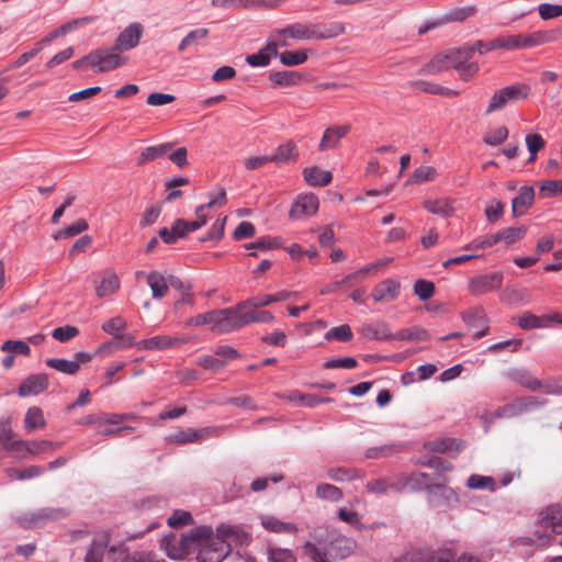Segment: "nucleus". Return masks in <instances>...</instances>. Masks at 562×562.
I'll return each instance as SVG.
<instances>
[{
  "label": "nucleus",
  "instance_id": "obj_1",
  "mask_svg": "<svg viewBox=\"0 0 562 562\" xmlns=\"http://www.w3.org/2000/svg\"><path fill=\"white\" fill-rule=\"evenodd\" d=\"M234 532L229 525H221L216 532L210 526H198L181 537L169 535L161 540V548L173 560L193 553L198 562H222L229 551L227 538Z\"/></svg>",
  "mask_w": 562,
  "mask_h": 562
},
{
  "label": "nucleus",
  "instance_id": "obj_2",
  "mask_svg": "<svg viewBox=\"0 0 562 562\" xmlns=\"http://www.w3.org/2000/svg\"><path fill=\"white\" fill-rule=\"evenodd\" d=\"M345 32V24L340 22H333L330 24L295 22L282 29H276L271 33L278 40L286 42V38L294 41L328 40L337 37Z\"/></svg>",
  "mask_w": 562,
  "mask_h": 562
},
{
  "label": "nucleus",
  "instance_id": "obj_3",
  "mask_svg": "<svg viewBox=\"0 0 562 562\" xmlns=\"http://www.w3.org/2000/svg\"><path fill=\"white\" fill-rule=\"evenodd\" d=\"M530 88L527 85H513L496 91L487 105L486 114L504 109L508 103H514L526 99L529 95Z\"/></svg>",
  "mask_w": 562,
  "mask_h": 562
},
{
  "label": "nucleus",
  "instance_id": "obj_4",
  "mask_svg": "<svg viewBox=\"0 0 562 562\" xmlns=\"http://www.w3.org/2000/svg\"><path fill=\"white\" fill-rule=\"evenodd\" d=\"M398 483L401 484V492L404 490L422 491V490H438L446 497L454 496L452 490L445 487L440 484H432L430 476L423 472H414L411 474L401 473L397 474Z\"/></svg>",
  "mask_w": 562,
  "mask_h": 562
},
{
  "label": "nucleus",
  "instance_id": "obj_5",
  "mask_svg": "<svg viewBox=\"0 0 562 562\" xmlns=\"http://www.w3.org/2000/svg\"><path fill=\"white\" fill-rule=\"evenodd\" d=\"M67 516L61 508H41L34 512L23 513L18 517V522L25 528H40L49 521H56Z\"/></svg>",
  "mask_w": 562,
  "mask_h": 562
},
{
  "label": "nucleus",
  "instance_id": "obj_6",
  "mask_svg": "<svg viewBox=\"0 0 562 562\" xmlns=\"http://www.w3.org/2000/svg\"><path fill=\"white\" fill-rule=\"evenodd\" d=\"M546 404V400L538 396L517 397L510 403L497 408L494 413L497 418H512L537 409Z\"/></svg>",
  "mask_w": 562,
  "mask_h": 562
},
{
  "label": "nucleus",
  "instance_id": "obj_7",
  "mask_svg": "<svg viewBox=\"0 0 562 562\" xmlns=\"http://www.w3.org/2000/svg\"><path fill=\"white\" fill-rule=\"evenodd\" d=\"M241 302L228 308L216 310L215 325L212 326V331L215 334H227L244 327L241 324Z\"/></svg>",
  "mask_w": 562,
  "mask_h": 562
},
{
  "label": "nucleus",
  "instance_id": "obj_8",
  "mask_svg": "<svg viewBox=\"0 0 562 562\" xmlns=\"http://www.w3.org/2000/svg\"><path fill=\"white\" fill-rule=\"evenodd\" d=\"M288 42L278 40L271 33L266 45L255 54L247 55L245 60L251 67H266L270 64L272 57L279 55V47L286 46Z\"/></svg>",
  "mask_w": 562,
  "mask_h": 562
},
{
  "label": "nucleus",
  "instance_id": "obj_9",
  "mask_svg": "<svg viewBox=\"0 0 562 562\" xmlns=\"http://www.w3.org/2000/svg\"><path fill=\"white\" fill-rule=\"evenodd\" d=\"M119 49L99 48L90 53L92 67H98V71L106 72L116 69L126 63V58L120 56Z\"/></svg>",
  "mask_w": 562,
  "mask_h": 562
},
{
  "label": "nucleus",
  "instance_id": "obj_10",
  "mask_svg": "<svg viewBox=\"0 0 562 562\" xmlns=\"http://www.w3.org/2000/svg\"><path fill=\"white\" fill-rule=\"evenodd\" d=\"M503 282V273L493 272L472 278L469 281V291L473 294L481 295L501 288Z\"/></svg>",
  "mask_w": 562,
  "mask_h": 562
},
{
  "label": "nucleus",
  "instance_id": "obj_11",
  "mask_svg": "<svg viewBox=\"0 0 562 562\" xmlns=\"http://www.w3.org/2000/svg\"><path fill=\"white\" fill-rule=\"evenodd\" d=\"M143 34V26L140 23H132L126 26L116 37L114 49L130 50L139 44Z\"/></svg>",
  "mask_w": 562,
  "mask_h": 562
},
{
  "label": "nucleus",
  "instance_id": "obj_12",
  "mask_svg": "<svg viewBox=\"0 0 562 562\" xmlns=\"http://www.w3.org/2000/svg\"><path fill=\"white\" fill-rule=\"evenodd\" d=\"M218 428L215 427H203L200 429L187 428L175 432L171 436V440L177 443L196 442L216 436Z\"/></svg>",
  "mask_w": 562,
  "mask_h": 562
},
{
  "label": "nucleus",
  "instance_id": "obj_13",
  "mask_svg": "<svg viewBox=\"0 0 562 562\" xmlns=\"http://www.w3.org/2000/svg\"><path fill=\"white\" fill-rule=\"evenodd\" d=\"M120 279L115 271L106 269L101 273L100 281H95L94 290L99 299L113 295L120 289Z\"/></svg>",
  "mask_w": 562,
  "mask_h": 562
},
{
  "label": "nucleus",
  "instance_id": "obj_14",
  "mask_svg": "<svg viewBox=\"0 0 562 562\" xmlns=\"http://www.w3.org/2000/svg\"><path fill=\"white\" fill-rule=\"evenodd\" d=\"M519 35L520 49L533 48L553 42L558 38V32L554 30L549 31H535L527 34Z\"/></svg>",
  "mask_w": 562,
  "mask_h": 562
},
{
  "label": "nucleus",
  "instance_id": "obj_15",
  "mask_svg": "<svg viewBox=\"0 0 562 562\" xmlns=\"http://www.w3.org/2000/svg\"><path fill=\"white\" fill-rule=\"evenodd\" d=\"M318 199L314 194H304L297 198L290 210V217L299 220L303 216L314 215L318 210Z\"/></svg>",
  "mask_w": 562,
  "mask_h": 562
},
{
  "label": "nucleus",
  "instance_id": "obj_16",
  "mask_svg": "<svg viewBox=\"0 0 562 562\" xmlns=\"http://www.w3.org/2000/svg\"><path fill=\"white\" fill-rule=\"evenodd\" d=\"M48 387V378L44 373L27 376L19 386L18 394L22 397L38 395Z\"/></svg>",
  "mask_w": 562,
  "mask_h": 562
},
{
  "label": "nucleus",
  "instance_id": "obj_17",
  "mask_svg": "<svg viewBox=\"0 0 562 562\" xmlns=\"http://www.w3.org/2000/svg\"><path fill=\"white\" fill-rule=\"evenodd\" d=\"M135 276L137 280H139L142 277H146V282L150 288L153 297L155 300H160L167 295L169 284L160 272L151 271L146 273L145 271H137Z\"/></svg>",
  "mask_w": 562,
  "mask_h": 562
},
{
  "label": "nucleus",
  "instance_id": "obj_18",
  "mask_svg": "<svg viewBox=\"0 0 562 562\" xmlns=\"http://www.w3.org/2000/svg\"><path fill=\"white\" fill-rule=\"evenodd\" d=\"M397 474L392 476H384L373 479L367 482L366 488L368 493L375 495H385L390 492L400 493L401 484L398 483Z\"/></svg>",
  "mask_w": 562,
  "mask_h": 562
},
{
  "label": "nucleus",
  "instance_id": "obj_19",
  "mask_svg": "<svg viewBox=\"0 0 562 562\" xmlns=\"http://www.w3.org/2000/svg\"><path fill=\"white\" fill-rule=\"evenodd\" d=\"M294 295H296V293L290 292V291H279L273 294L257 295V296L249 297L246 301H243L241 307L260 308V307L268 306L274 302L285 301Z\"/></svg>",
  "mask_w": 562,
  "mask_h": 562
},
{
  "label": "nucleus",
  "instance_id": "obj_20",
  "mask_svg": "<svg viewBox=\"0 0 562 562\" xmlns=\"http://www.w3.org/2000/svg\"><path fill=\"white\" fill-rule=\"evenodd\" d=\"M550 322L562 323V318L559 314L537 316L531 312H525L517 318V324L522 329L543 328Z\"/></svg>",
  "mask_w": 562,
  "mask_h": 562
},
{
  "label": "nucleus",
  "instance_id": "obj_21",
  "mask_svg": "<svg viewBox=\"0 0 562 562\" xmlns=\"http://www.w3.org/2000/svg\"><path fill=\"white\" fill-rule=\"evenodd\" d=\"M110 533L98 535L90 543L85 555V562H103L104 553L110 544Z\"/></svg>",
  "mask_w": 562,
  "mask_h": 562
},
{
  "label": "nucleus",
  "instance_id": "obj_22",
  "mask_svg": "<svg viewBox=\"0 0 562 562\" xmlns=\"http://www.w3.org/2000/svg\"><path fill=\"white\" fill-rule=\"evenodd\" d=\"M535 200V190L532 187L525 186L518 191L517 196L512 201V212L515 217L522 216L532 205Z\"/></svg>",
  "mask_w": 562,
  "mask_h": 562
},
{
  "label": "nucleus",
  "instance_id": "obj_23",
  "mask_svg": "<svg viewBox=\"0 0 562 562\" xmlns=\"http://www.w3.org/2000/svg\"><path fill=\"white\" fill-rule=\"evenodd\" d=\"M400 283L394 279H386L374 286L371 296L375 302L393 301L400 295Z\"/></svg>",
  "mask_w": 562,
  "mask_h": 562
},
{
  "label": "nucleus",
  "instance_id": "obj_24",
  "mask_svg": "<svg viewBox=\"0 0 562 562\" xmlns=\"http://www.w3.org/2000/svg\"><path fill=\"white\" fill-rule=\"evenodd\" d=\"M349 132L348 125L328 127L319 142L318 148L324 151L336 148L342 137Z\"/></svg>",
  "mask_w": 562,
  "mask_h": 562
},
{
  "label": "nucleus",
  "instance_id": "obj_25",
  "mask_svg": "<svg viewBox=\"0 0 562 562\" xmlns=\"http://www.w3.org/2000/svg\"><path fill=\"white\" fill-rule=\"evenodd\" d=\"M304 180L312 187H324L331 182L333 175L328 170H323L319 167L313 166L304 168Z\"/></svg>",
  "mask_w": 562,
  "mask_h": 562
},
{
  "label": "nucleus",
  "instance_id": "obj_26",
  "mask_svg": "<svg viewBox=\"0 0 562 562\" xmlns=\"http://www.w3.org/2000/svg\"><path fill=\"white\" fill-rule=\"evenodd\" d=\"M508 376L527 390L538 391L541 387V381L533 376L527 369H513L509 371Z\"/></svg>",
  "mask_w": 562,
  "mask_h": 562
},
{
  "label": "nucleus",
  "instance_id": "obj_27",
  "mask_svg": "<svg viewBox=\"0 0 562 562\" xmlns=\"http://www.w3.org/2000/svg\"><path fill=\"white\" fill-rule=\"evenodd\" d=\"M450 68L448 50L434 56L424 67L419 74L438 75Z\"/></svg>",
  "mask_w": 562,
  "mask_h": 562
},
{
  "label": "nucleus",
  "instance_id": "obj_28",
  "mask_svg": "<svg viewBox=\"0 0 562 562\" xmlns=\"http://www.w3.org/2000/svg\"><path fill=\"white\" fill-rule=\"evenodd\" d=\"M542 524L550 527L552 532H562V508L559 505L548 506L543 512Z\"/></svg>",
  "mask_w": 562,
  "mask_h": 562
},
{
  "label": "nucleus",
  "instance_id": "obj_29",
  "mask_svg": "<svg viewBox=\"0 0 562 562\" xmlns=\"http://www.w3.org/2000/svg\"><path fill=\"white\" fill-rule=\"evenodd\" d=\"M46 426L43 409L37 406L30 407L24 417V429L26 432H33Z\"/></svg>",
  "mask_w": 562,
  "mask_h": 562
},
{
  "label": "nucleus",
  "instance_id": "obj_30",
  "mask_svg": "<svg viewBox=\"0 0 562 562\" xmlns=\"http://www.w3.org/2000/svg\"><path fill=\"white\" fill-rule=\"evenodd\" d=\"M261 525L265 529L277 533H294L297 528L292 522H285L270 515L261 516Z\"/></svg>",
  "mask_w": 562,
  "mask_h": 562
},
{
  "label": "nucleus",
  "instance_id": "obj_31",
  "mask_svg": "<svg viewBox=\"0 0 562 562\" xmlns=\"http://www.w3.org/2000/svg\"><path fill=\"white\" fill-rule=\"evenodd\" d=\"M93 21H95V16H83V18L76 19L71 22L65 23L60 27L52 31L46 36H44L43 42L50 43L52 41L71 32L76 27L81 26L86 23H91Z\"/></svg>",
  "mask_w": 562,
  "mask_h": 562
},
{
  "label": "nucleus",
  "instance_id": "obj_32",
  "mask_svg": "<svg viewBox=\"0 0 562 562\" xmlns=\"http://www.w3.org/2000/svg\"><path fill=\"white\" fill-rule=\"evenodd\" d=\"M269 78L276 86L291 87L301 81L302 74L293 70L271 71Z\"/></svg>",
  "mask_w": 562,
  "mask_h": 562
},
{
  "label": "nucleus",
  "instance_id": "obj_33",
  "mask_svg": "<svg viewBox=\"0 0 562 562\" xmlns=\"http://www.w3.org/2000/svg\"><path fill=\"white\" fill-rule=\"evenodd\" d=\"M326 474L330 480L336 482H349L362 477L360 471L347 467L329 468Z\"/></svg>",
  "mask_w": 562,
  "mask_h": 562
},
{
  "label": "nucleus",
  "instance_id": "obj_34",
  "mask_svg": "<svg viewBox=\"0 0 562 562\" xmlns=\"http://www.w3.org/2000/svg\"><path fill=\"white\" fill-rule=\"evenodd\" d=\"M241 324L247 326L251 323H272L274 316L269 311H259V308L241 310Z\"/></svg>",
  "mask_w": 562,
  "mask_h": 562
},
{
  "label": "nucleus",
  "instance_id": "obj_35",
  "mask_svg": "<svg viewBox=\"0 0 562 562\" xmlns=\"http://www.w3.org/2000/svg\"><path fill=\"white\" fill-rule=\"evenodd\" d=\"M299 156L297 148L293 142L281 144L271 157L272 162L281 164L295 160Z\"/></svg>",
  "mask_w": 562,
  "mask_h": 562
},
{
  "label": "nucleus",
  "instance_id": "obj_36",
  "mask_svg": "<svg viewBox=\"0 0 562 562\" xmlns=\"http://www.w3.org/2000/svg\"><path fill=\"white\" fill-rule=\"evenodd\" d=\"M171 147L172 145L170 143L146 147L138 156L137 165L142 166L148 161H153L159 157L165 156L171 149Z\"/></svg>",
  "mask_w": 562,
  "mask_h": 562
},
{
  "label": "nucleus",
  "instance_id": "obj_37",
  "mask_svg": "<svg viewBox=\"0 0 562 562\" xmlns=\"http://www.w3.org/2000/svg\"><path fill=\"white\" fill-rule=\"evenodd\" d=\"M424 207L428 212L440 216H449L453 212L452 201L448 198L427 200L424 202Z\"/></svg>",
  "mask_w": 562,
  "mask_h": 562
},
{
  "label": "nucleus",
  "instance_id": "obj_38",
  "mask_svg": "<svg viewBox=\"0 0 562 562\" xmlns=\"http://www.w3.org/2000/svg\"><path fill=\"white\" fill-rule=\"evenodd\" d=\"M209 30L205 27H199L191 30L188 34L180 41L178 45V52L183 53L188 48L193 45H198L201 41L205 40L209 36Z\"/></svg>",
  "mask_w": 562,
  "mask_h": 562
},
{
  "label": "nucleus",
  "instance_id": "obj_39",
  "mask_svg": "<svg viewBox=\"0 0 562 562\" xmlns=\"http://www.w3.org/2000/svg\"><path fill=\"white\" fill-rule=\"evenodd\" d=\"M363 331L367 336L376 340L394 339V334L390 330L387 324L384 322L369 324L363 328Z\"/></svg>",
  "mask_w": 562,
  "mask_h": 562
},
{
  "label": "nucleus",
  "instance_id": "obj_40",
  "mask_svg": "<svg viewBox=\"0 0 562 562\" xmlns=\"http://www.w3.org/2000/svg\"><path fill=\"white\" fill-rule=\"evenodd\" d=\"M310 49L284 50L279 53L281 64L288 67H294L304 64L307 60Z\"/></svg>",
  "mask_w": 562,
  "mask_h": 562
},
{
  "label": "nucleus",
  "instance_id": "obj_41",
  "mask_svg": "<svg viewBox=\"0 0 562 562\" xmlns=\"http://www.w3.org/2000/svg\"><path fill=\"white\" fill-rule=\"evenodd\" d=\"M315 495L317 498L330 502H339L344 497L342 491L329 483L318 484L315 490Z\"/></svg>",
  "mask_w": 562,
  "mask_h": 562
},
{
  "label": "nucleus",
  "instance_id": "obj_42",
  "mask_svg": "<svg viewBox=\"0 0 562 562\" xmlns=\"http://www.w3.org/2000/svg\"><path fill=\"white\" fill-rule=\"evenodd\" d=\"M429 333L422 327L404 328L394 334V339L407 341H423L429 338Z\"/></svg>",
  "mask_w": 562,
  "mask_h": 562
},
{
  "label": "nucleus",
  "instance_id": "obj_43",
  "mask_svg": "<svg viewBox=\"0 0 562 562\" xmlns=\"http://www.w3.org/2000/svg\"><path fill=\"white\" fill-rule=\"evenodd\" d=\"M450 68H454L458 70L464 63L471 60L473 56V48L469 46H463L457 49L448 50Z\"/></svg>",
  "mask_w": 562,
  "mask_h": 562
},
{
  "label": "nucleus",
  "instance_id": "obj_44",
  "mask_svg": "<svg viewBox=\"0 0 562 562\" xmlns=\"http://www.w3.org/2000/svg\"><path fill=\"white\" fill-rule=\"evenodd\" d=\"M45 363L47 367L66 374H75L80 368L78 362L61 358H49Z\"/></svg>",
  "mask_w": 562,
  "mask_h": 562
},
{
  "label": "nucleus",
  "instance_id": "obj_45",
  "mask_svg": "<svg viewBox=\"0 0 562 562\" xmlns=\"http://www.w3.org/2000/svg\"><path fill=\"white\" fill-rule=\"evenodd\" d=\"M467 486L471 490H487L493 492L495 490V481L492 476L472 474L467 481Z\"/></svg>",
  "mask_w": 562,
  "mask_h": 562
},
{
  "label": "nucleus",
  "instance_id": "obj_46",
  "mask_svg": "<svg viewBox=\"0 0 562 562\" xmlns=\"http://www.w3.org/2000/svg\"><path fill=\"white\" fill-rule=\"evenodd\" d=\"M353 334L349 325L344 324L337 327H333L325 334V339L327 341L338 340L342 342H348L352 339Z\"/></svg>",
  "mask_w": 562,
  "mask_h": 562
},
{
  "label": "nucleus",
  "instance_id": "obj_47",
  "mask_svg": "<svg viewBox=\"0 0 562 562\" xmlns=\"http://www.w3.org/2000/svg\"><path fill=\"white\" fill-rule=\"evenodd\" d=\"M126 326L127 323L123 317L115 316L104 322L101 328L106 334L112 335L114 338H117L126 328Z\"/></svg>",
  "mask_w": 562,
  "mask_h": 562
},
{
  "label": "nucleus",
  "instance_id": "obj_48",
  "mask_svg": "<svg viewBox=\"0 0 562 562\" xmlns=\"http://www.w3.org/2000/svg\"><path fill=\"white\" fill-rule=\"evenodd\" d=\"M438 177V172L434 167L422 166L415 169L408 182L411 183H423L426 181L435 180Z\"/></svg>",
  "mask_w": 562,
  "mask_h": 562
},
{
  "label": "nucleus",
  "instance_id": "obj_49",
  "mask_svg": "<svg viewBox=\"0 0 562 562\" xmlns=\"http://www.w3.org/2000/svg\"><path fill=\"white\" fill-rule=\"evenodd\" d=\"M88 229V223L86 220H78L71 225L65 227L64 229H60L54 235L55 239H61V238H69L76 235L81 234L82 232Z\"/></svg>",
  "mask_w": 562,
  "mask_h": 562
},
{
  "label": "nucleus",
  "instance_id": "obj_50",
  "mask_svg": "<svg viewBox=\"0 0 562 562\" xmlns=\"http://www.w3.org/2000/svg\"><path fill=\"white\" fill-rule=\"evenodd\" d=\"M476 13V7L468 5L463 8H457L450 11L441 21L442 23L456 21L461 22L465 19L473 16Z\"/></svg>",
  "mask_w": 562,
  "mask_h": 562
},
{
  "label": "nucleus",
  "instance_id": "obj_51",
  "mask_svg": "<svg viewBox=\"0 0 562 562\" xmlns=\"http://www.w3.org/2000/svg\"><path fill=\"white\" fill-rule=\"evenodd\" d=\"M29 445L27 453L32 456L44 453L49 450H57L61 447V443L50 440L29 441Z\"/></svg>",
  "mask_w": 562,
  "mask_h": 562
},
{
  "label": "nucleus",
  "instance_id": "obj_52",
  "mask_svg": "<svg viewBox=\"0 0 562 562\" xmlns=\"http://www.w3.org/2000/svg\"><path fill=\"white\" fill-rule=\"evenodd\" d=\"M498 233L501 240L505 241L507 245H510L520 240L525 236L526 229L522 226L507 227L503 231H499Z\"/></svg>",
  "mask_w": 562,
  "mask_h": 562
},
{
  "label": "nucleus",
  "instance_id": "obj_53",
  "mask_svg": "<svg viewBox=\"0 0 562 562\" xmlns=\"http://www.w3.org/2000/svg\"><path fill=\"white\" fill-rule=\"evenodd\" d=\"M1 350L4 352H14L23 356H29L31 352L29 344L23 340H5L1 346Z\"/></svg>",
  "mask_w": 562,
  "mask_h": 562
},
{
  "label": "nucleus",
  "instance_id": "obj_54",
  "mask_svg": "<svg viewBox=\"0 0 562 562\" xmlns=\"http://www.w3.org/2000/svg\"><path fill=\"white\" fill-rule=\"evenodd\" d=\"M414 293L422 300H429L435 293V285L427 280H417L414 285Z\"/></svg>",
  "mask_w": 562,
  "mask_h": 562
},
{
  "label": "nucleus",
  "instance_id": "obj_55",
  "mask_svg": "<svg viewBox=\"0 0 562 562\" xmlns=\"http://www.w3.org/2000/svg\"><path fill=\"white\" fill-rule=\"evenodd\" d=\"M269 562H296L291 550L281 548H271L268 551Z\"/></svg>",
  "mask_w": 562,
  "mask_h": 562
},
{
  "label": "nucleus",
  "instance_id": "obj_56",
  "mask_svg": "<svg viewBox=\"0 0 562 562\" xmlns=\"http://www.w3.org/2000/svg\"><path fill=\"white\" fill-rule=\"evenodd\" d=\"M539 15L542 20H551L562 16V4L541 3L538 7Z\"/></svg>",
  "mask_w": 562,
  "mask_h": 562
},
{
  "label": "nucleus",
  "instance_id": "obj_57",
  "mask_svg": "<svg viewBox=\"0 0 562 562\" xmlns=\"http://www.w3.org/2000/svg\"><path fill=\"white\" fill-rule=\"evenodd\" d=\"M495 40L496 49L516 50L519 47V35L498 36Z\"/></svg>",
  "mask_w": 562,
  "mask_h": 562
},
{
  "label": "nucleus",
  "instance_id": "obj_58",
  "mask_svg": "<svg viewBox=\"0 0 562 562\" xmlns=\"http://www.w3.org/2000/svg\"><path fill=\"white\" fill-rule=\"evenodd\" d=\"M358 364V361L352 357H345V358H333L328 359L324 363V368L326 369H353Z\"/></svg>",
  "mask_w": 562,
  "mask_h": 562
},
{
  "label": "nucleus",
  "instance_id": "obj_59",
  "mask_svg": "<svg viewBox=\"0 0 562 562\" xmlns=\"http://www.w3.org/2000/svg\"><path fill=\"white\" fill-rule=\"evenodd\" d=\"M196 364L211 371H217L226 366V360L213 356H202L196 359Z\"/></svg>",
  "mask_w": 562,
  "mask_h": 562
},
{
  "label": "nucleus",
  "instance_id": "obj_60",
  "mask_svg": "<svg viewBox=\"0 0 562 562\" xmlns=\"http://www.w3.org/2000/svg\"><path fill=\"white\" fill-rule=\"evenodd\" d=\"M508 137V130L505 126H499L490 132L484 137V143L491 146H497L505 142Z\"/></svg>",
  "mask_w": 562,
  "mask_h": 562
},
{
  "label": "nucleus",
  "instance_id": "obj_61",
  "mask_svg": "<svg viewBox=\"0 0 562 562\" xmlns=\"http://www.w3.org/2000/svg\"><path fill=\"white\" fill-rule=\"evenodd\" d=\"M79 334V330L75 326H63L57 327L53 330L52 336L58 341L66 342L72 338H75Z\"/></svg>",
  "mask_w": 562,
  "mask_h": 562
},
{
  "label": "nucleus",
  "instance_id": "obj_62",
  "mask_svg": "<svg viewBox=\"0 0 562 562\" xmlns=\"http://www.w3.org/2000/svg\"><path fill=\"white\" fill-rule=\"evenodd\" d=\"M182 341L183 340H179L178 338H173L166 335L155 336L150 338L151 350L167 349Z\"/></svg>",
  "mask_w": 562,
  "mask_h": 562
},
{
  "label": "nucleus",
  "instance_id": "obj_63",
  "mask_svg": "<svg viewBox=\"0 0 562 562\" xmlns=\"http://www.w3.org/2000/svg\"><path fill=\"white\" fill-rule=\"evenodd\" d=\"M304 552L312 562H329L326 552L316 544L306 543Z\"/></svg>",
  "mask_w": 562,
  "mask_h": 562
},
{
  "label": "nucleus",
  "instance_id": "obj_64",
  "mask_svg": "<svg viewBox=\"0 0 562 562\" xmlns=\"http://www.w3.org/2000/svg\"><path fill=\"white\" fill-rule=\"evenodd\" d=\"M540 390L550 395H562V378L541 381Z\"/></svg>",
  "mask_w": 562,
  "mask_h": 562
}]
</instances>
